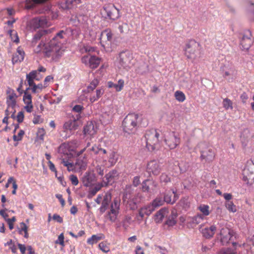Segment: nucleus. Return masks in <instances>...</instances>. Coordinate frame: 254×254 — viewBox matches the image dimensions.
Here are the masks:
<instances>
[{
	"label": "nucleus",
	"instance_id": "nucleus-29",
	"mask_svg": "<svg viewBox=\"0 0 254 254\" xmlns=\"http://www.w3.org/2000/svg\"><path fill=\"white\" fill-rule=\"evenodd\" d=\"M104 238L103 234L100 235H93L90 238H88L87 240V243L89 244L93 245L94 244H96L99 241L102 240Z\"/></svg>",
	"mask_w": 254,
	"mask_h": 254
},
{
	"label": "nucleus",
	"instance_id": "nucleus-9",
	"mask_svg": "<svg viewBox=\"0 0 254 254\" xmlns=\"http://www.w3.org/2000/svg\"><path fill=\"white\" fill-rule=\"evenodd\" d=\"M101 14L105 19L112 20H115L119 17V10L112 3L105 4L101 10Z\"/></svg>",
	"mask_w": 254,
	"mask_h": 254
},
{
	"label": "nucleus",
	"instance_id": "nucleus-38",
	"mask_svg": "<svg viewBox=\"0 0 254 254\" xmlns=\"http://www.w3.org/2000/svg\"><path fill=\"white\" fill-rule=\"evenodd\" d=\"M237 71L234 66H231L227 70L224 71L223 76L226 78L227 76H235Z\"/></svg>",
	"mask_w": 254,
	"mask_h": 254
},
{
	"label": "nucleus",
	"instance_id": "nucleus-20",
	"mask_svg": "<svg viewBox=\"0 0 254 254\" xmlns=\"http://www.w3.org/2000/svg\"><path fill=\"white\" fill-rule=\"evenodd\" d=\"M199 229L203 237L206 238H210L214 235L216 228L214 225H212L209 227H206L204 228H203L202 226H200Z\"/></svg>",
	"mask_w": 254,
	"mask_h": 254
},
{
	"label": "nucleus",
	"instance_id": "nucleus-59",
	"mask_svg": "<svg viewBox=\"0 0 254 254\" xmlns=\"http://www.w3.org/2000/svg\"><path fill=\"white\" fill-rule=\"evenodd\" d=\"M150 207H141L139 210V215L141 217H143L146 215V209Z\"/></svg>",
	"mask_w": 254,
	"mask_h": 254
},
{
	"label": "nucleus",
	"instance_id": "nucleus-13",
	"mask_svg": "<svg viewBox=\"0 0 254 254\" xmlns=\"http://www.w3.org/2000/svg\"><path fill=\"white\" fill-rule=\"evenodd\" d=\"M79 145V142L73 140L70 142L62 144L59 147V152L64 154L68 155L71 152L74 151Z\"/></svg>",
	"mask_w": 254,
	"mask_h": 254
},
{
	"label": "nucleus",
	"instance_id": "nucleus-51",
	"mask_svg": "<svg viewBox=\"0 0 254 254\" xmlns=\"http://www.w3.org/2000/svg\"><path fill=\"white\" fill-rule=\"evenodd\" d=\"M24 134V131L23 130H20L18 132L17 135H14L13 139L14 141H20L22 139L23 136Z\"/></svg>",
	"mask_w": 254,
	"mask_h": 254
},
{
	"label": "nucleus",
	"instance_id": "nucleus-57",
	"mask_svg": "<svg viewBox=\"0 0 254 254\" xmlns=\"http://www.w3.org/2000/svg\"><path fill=\"white\" fill-rule=\"evenodd\" d=\"M115 152H112L110 155L109 158V162L111 163L112 165H114L116 162V159H115Z\"/></svg>",
	"mask_w": 254,
	"mask_h": 254
},
{
	"label": "nucleus",
	"instance_id": "nucleus-43",
	"mask_svg": "<svg viewBox=\"0 0 254 254\" xmlns=\"http://www.w3.org/2000/svg\"><path fill=\"white\" fill-rule=\"evenodd\" d=\"M99 80L97 79H94L87 87L88 92L93 91L99 84Z\"/></svg>",
	"mask_w": 254,
	"mask_h": 254
},
{
	"label": "nucleus",
	"instance_id": "nucleus-10",
	"mask_svg": "<svg viewBox=\"0 0 254 254\" xmlns=\"http://www.w3.org/2000/svg\"><path fill=\"white\" fill-rule=\"evenodd\" d=\"M220 232L217 238L220 240L222 245L227 244L232 238L234 232L225 226L224 222L219 224Z\"/></svg>",
	"mask_w": 254,
	"mask_h": 254
},
{
	"label": "nucleus",
	"instance_id": "nucleus-22",
	"mask_svg": "<svg viewBox=\"0 0 254 254\" xmlns=\"http://www.w3.org/2000/svg\"><path fill=\"white\" fill-rule=\"evenodd\" d=\"M178 216V213L176 209H173L171 211V214H168L167 219L165 222V224L169 227H172L176 225L177 223V217Z\"/></svg>",
	"mask_w": 254,
	"mask_h": 254
},
{
	"label": "nucleus",
	"instance_id": "nucleus-17",
	"mask_svg": "<svg viewBox=\"0 0 254 254\" xmlns=\"http://www.w3.org/2000/svg\"><path fill=\"white\" fill-rule=\"evenodd\" d=\"M119 207H101L100 211L106 212L105 217L112 222L116 221Z\"/></svg>",
	"mask_w": 254,
	"mask_h": 254
},
{
	"label": "nucleus",
	"instance_id": "nucleus-39",
	"mask_svg": "<svg viewBox=\"0 0 254 254\" xmlns=\"http://www.w3.org/2000/svg\"><path fill=\"white\" fill-rule=\"evenodd\" d=\"M83 109L84 108L83 106L80 105H76L73 107L72 111L75 113H77V114L76 115L75 117V118H76V119H79L80 118V114L82 112Z\"/></svg>",
	"mask_w": 254,
	"mask_h": 254
},
{
	"label": "nucleus",
	"instance_id": "nucleus-64",
	"mask_svg": "<svg viewBox=\"0 0 254 254\" xmlns=\"http://www.w3.org/2000/svg\"><path fill=\"white\" fill-rule=\"evenodd\" d=\"M135 254H144L143 249L139 246H137L135 249Z\"/></svg>",
	"mask_w": 254,
	"mask_h": 254
},
{
	"label": "nucleus",
	"instance_id": "nucleus-56",
	"mask_svg": "<svg viewBox=\"0 0 254 254\" xmlns=\"http://www.w3.org/2000/svg\"><path fill=\"white\" fill-rule=\"evenodd\" d=\"M156 251L160 253L161 254H168V251L167 250L162 247L161 246H157L156 248Z\"/></svg>",
	"mask_w": 254,
	"mask_h": 254
},
{
	"label": "nucleus",
	"instance_id": "nucleus-41",
	"mask_svg": "<svg viewBox=\"0 0 254 254\" xmlns=\"http://www.w3.org/2000/svg\"><path fill=\"white\" fill-rule=\"evenodd\" d=\"M47 0H27V8L33 7L35 4L43 3Z\"/></svg>",
	"mask_w": 254,
	"mask_h": 254
},
{
	"label": "nucleus",
	"instance_id": "nucleus-11",
	"mask_svg": "<svg viewBox=\"0 0 254 254\" xmlns=\"http://www.w3.org/2000/svg\"><path fill=\"white\" fill-rule=\"evenodd\" d=\"M164 140L170 149H174L180 144L181 139L177 133L171 131L166 135Z\"/></svg>",
	"mask_w": 254,
	"mask_h": 254
},
{
	"label": "nucleus",
	"instance_id": "nucleus-36",
	"mask_svg": "<svg viewBox=\"0 0 254 254\" xmlns=\"http://www.w3.org/2000/svg\"><path fill=\"white\" fill-rule=\"evenodd\" d=\"M61 163L67 168L68 171H73L75 170V166L74 164L68 160H65L64 159L62 160Z\"/></svg>",
	"mask_w": 254,
	"mask_h": 254
},
{
	"label": "nucleus",
	"instance_id": "nucleus-60",
	"mask_svg": "<svg viewBox=\"0 0 254 254\" xmlns=\"http://www.w3.org/2000/svg\"><path fill=\"white\" fill-rule=\"evenodd\" d=\"M96 172L99 175L102 176L104 175V167L98 165L95 169Z\"/></svg>",
	"mask_w": 254,
	"mask_h": 254
},
{
	"label": "nucleus",
	"instance_id": "nucleus-35",
	"mask_svg": "<svg viewBox=\"0 0 254 254\" xmlns=\"http://www.w3.org/2000/svg\"><path fill=\"white\" fill-rule=\"evenodd\" d=\"M174 96L179 102H183L186 99L185 94L180 90H177L175 92Z\"/></svg>",
	"mask_w": 254,
	"mask_h": 254
},
{
	"label": "nucleus",
	"instance_id": "nucleus-7",
	"mask_svg": "<svg viewBox=\"0 0 254 254\" xmlns=\"http://www.w3.org/2000/svg\"><path fill=\"white\" fill-rule=\"evenodd\" d=\"M132 56L129 51H122L119 54L117 59L118 66L119 68L128 70L131 66Z\"/></svg>",
	"mask_w": 254,
	"mask_h": 254
},
{
	"label": "nucleus",
	"instance_id": "nucleus-4",
	"mask_svg": "<svg viewBox=\"0 0 254 254\" xmlns=\"http://www.w3.org/2000/svg\"><path fill=\"white\" fill-rule=\"evenodd\" d=\"M138 114H128L123 121L122 127L124 132L129 134L134 133L138 127Z\"/></svg>",
	"mask_w": 254,
	"mask_h": 254
},
{
	"label": "nucleus",
	"instance_id": "nucleus-50",
	"mask_svg": "<svg viewBox=\"0 0 254 254\" xmlns=\"http://www.w3.org/2000/svg\"><path fill=\"white\" fill-rule=\"evenodd\" d=\"M120 32L122 33H127L128 31V26L127 23H123L119 26Z\"/></svg>",
	"mask_w": 254,
	"mask_h": 254
},
{
	"label": "nucleus",
	"instance_id": "nucleus-21",
	"mask_svg": "<svg viewBox=\"0 0 254 254\" xmlns=\"http://www.w3.org/2000/svg\"><path fill=\"white\" fill-rule=\"evenodd\" d=\"M106 181H103L105 186L112 184L118 178V173L116 170H113L107 174L105 176Z\"/></svg>",
	"mask_w": 254,
	"mask_h": 254
},
{
	"label": "nucleus",
	"instance_id": "nucleus-31",
	"mask_svg": "<svg viewBox=\"0 0 254 254\" xmlns=\"http://www.w3.org/2000/svg\"><path fill=\"white\" fill-rule=\"evenodd\" d=\"M82 181L84 186H90L93 181L92 175L89 173H86L82 177Z\"/></svg>",
	"mask_w": 254,
	"mask_h": 254
},
{
	"label": "nucleus",
	"instance_id": "nucleus-34",
	"mask_svg": "<svg viewBox=\"0 0 254 254\" xmlns=\"http://www.w3.org/2000/svg\"><path fill=\"white\" fill-rule=\"evenodd\" d=\"M105 186L104 184L103 183H98L96 184L93 188H92L90 191L89 193L92 196H93L96 194V193L101 190V189L104 187Z\"/></svg>",
	"mask_w": 254,
	"mask_h": 254
},
{
	"label": "nucleus",
	"instance_id": "nucleus-2",
	"mask_svg": "<svg viewBox=\"0 0 254 254\" xmlns=\"http://www.w3.org/2000/svg\"><path fill=\"white\" fill-rule=\"evenodd\" d=\"M35 73L26 74V81L28 87L25 89L24 95L23 96V101L25 105L24 108L27 113H31L33 110V105L32 101V95L30 93V90L34 94L40 93L42 90L47 87V85L39 83L36 84L34 80L39 81L41 78L35 77ZM26 84V83L25 82Z\"/></svg>",
	"mask_w": 254,
	"mask_h": 254
},
{
	"label": "nucleus",
	"instance_id": "nucleus-23",
	"mask_svg": "<svg viewBox=\"0 0 254 254\" xmlns=\"http://www.w3.org/2000/svg\"><path fill=\"white\" fill-rule=\"evenodd\" d=\"M169 213L168 207H163L159 210L154 216V221L157 223L162 222L163 219L167 217Z\"/></svg>",
	"mask_w": 254,
	"mask_h": 254
},
{
	"label": "nucleus",
	"instance_id": "nucleus-58",
	"mask_svg": "<svg viewBox=\"0 0 254 254\" xmlns=\"http://www.w3.org/2000/svg\"><path fill=\"white\" fill-rule=\"evenodd\" d=\"M219 254H234V253L230 249H223L220 251Z\"/></svg>",
	"mask_w": 254,
	"mask_h": 254
},
{
	"label": "nucleus",
	"instance_id": "nucleus-33",
	"mask_svg": "<svg viewBox=\"0 0 254 254\" xmlns=\"http://www.w3.org/2000/svg\"><path fill=\"white\" fill-rule=\"evenodd\" d=\"M152 184L154 186V187H156L157 184L156 183L153 181H149L147 180L142 182V190L144 192H149L150 190L149 185Z\"/></svg>",
	"mask_w": 254,
	"mask_h": 254
},
{
	"label": "nucleus",
	"instance_id": "nucleus-6",
	"mask_svg": "<svg viewBox=\"0 0 254 254\" xmlns=\"http://www.w3.org/2000/svg\"><path fill=\"white\" fill-rule=\"evenodd\" d=\"M113 36L112 30L109 28L102 31L100 34V43L107 52H110L113 50Z\"/></svg>",
	"mask_w": 254,
	"mask_h": 254
},
{
	"label": "nucleus",
	"instance_id": "nucleus-32",
	"mask_svg": "<svg viewBox=\"0 0 254 254\" xmlns=\"http://www.w3.org/2000/svg\"><path fill=\"white\" fill-rule=\"evenodd\" d=\"M87 163V159L85 156L81 158L79 157L75 163V165L81 170L85 169Z\"/></svg>",
	"mask_w": 254,
	"mask_h": 254
},
{
	"label": "nucleus",
	"instance_id": "nucleus-1",
	"mask_svg": "<svg viewBox=\"0 0 254 254\" xmlns=\"http://www.w3.org/2000/svg\"><path fill=\"white\" fill-rule=\"evenodd\" d=\"M65 35V32L61 30L48 43H40L35 49V51L38 53L41 51L42 46L44 47V52L46 58L49 59L51 62L59 61L65 51L64 44L66 41Z\"/></svg>",
	"mask_w": 254,
	"mask_h": 254
},
{
	"label": "nucleus",
	"instance_id": "nucleus-30",
	"mask_svg": "<svg viewBox=\"0 0 254 254\" xmlns=\"http://www.w3.org/2000/svg\"><path fill=\"white\" fill-rule=\"evenodd\" d=\"M18 233L20 235H23L24 233V237L25 238H28L29 234L28 233V227L24 222H21L19 224V227L17 228Z\"/></svg>",
	"mask_w": 254,
	"mask_h": 254
},
{
	"label": "nucleus",
	"instance_id": "nucleus-42",
	"mask_svg": "<svg viewBox=\"0 0 254 254\" xmlns=\"http://www.w3.org/2000/svg\"><path fill=\"white\" fill-rule=\"evenodd\" d=\"M45 33V31H39L36 33L33 38L32 41V45H34L37 41L41 39Z\"/></svg>",
	"mask_w": 254,
	"mask_h": 254
},
{
	"label": "nucleus",
	"instance_id": "nucleus-40",
	"mask_svg": "<svg viewBox=\"0 0 254 254\" xmlns=\"http://www.w3.org/2000/svg\"><path fill=\"white\" fill-rule=\"evenodd\" d=\"M8 33L11 39L13 42L18 43L19 42V38L17 32L13 30H9L8 31Z\"/></svg>",
	"mask_w": 254,
	"mask_h": 254
},
{
	"label": "nucleus",
	"instance_id": "nucleus-47",
	"mask_svg": "<svg viewBox=\"0 0 254 254\" xmlns=\"http://www.w3.org/2000/svg\"><path fill=\"white\" fill-rule=\"evenodd\" d=\"M205 217L203 216L201 214H197L192 218V222L193 224H198L202 222L204 220Z\"/></svg>",
	"mask_w": 254,
	"mask_h": 254
},
{
	"label": "nucleus",
	"instance_id": "nucleus-63",
	"mask_svg": "<svg viewBox=\"0 0 254 254\" xmlns=\"http://www.w3.org/2000/svg\"><path fill=\"white\" fill-rule=\"evenodd\" d=\"M18 247L20 250L21 254H25L26 248L24 245L18 243L17 244Z\"/></svg>",
	"mask_w": 254,
	"mask_h": 254
},
{
	"label": "nucleus",
	"instance_id": "nucleus-61",
	"mask_svg": "<svg viewBox=\"0 0 254 254\" xmlns=\"http://www.w3.org/2000/svg\"><path fill=\"white\" fill-rule=\"evenodd\" d=\"M52 219L58 223H61L63 222V218L58 214H55L52 217Z\"/></svg>",
	"mask_w": 254,
	"mask_h": 254
},
{
	"label": "nucleus",
	"instance_id": "nucleus-62",
	"mask_svg": "<svg viewBox=\"0 0 254 254\" xmlns=\"http://www.w3.org/2000/svg\"><path fill=\"white\" fill-rule=\"evenodd\" d=\"M140 183V177L138 176H135L133 178V181H132V184L133 185L136 187L138 186Z\"/></svg>",
	"mask_w": 254,
	"mask_h": 254
},
{
	"label": "nucleus",
	"instance_id": "nucleus-44",
	"mask_svg": "<svg viewBox=\"0 0 254 254\" xmlns=\"http://www.w3.org/2000/svg\"><path fill=\"white\" fill-rule=\"evenodd\" d=\"M223 106L226 110L233 109V103L231 100L226 98L223 100Z\"/></svg>",
	"mask_w": 254,
	"mask_h": 254
},
{
	"label": "nucleus",
	"instance_id": "nucleus-37",
	"mask_svg": "<svg viewBox=\"0 0 254 254\" xmlns=\"http://www.w3.org/2000/svg\"><path fill=\"white\" fill-rule=\"evenodd\" d=\"M112 198L111 194L110 193H106L102 199L101 206H108Z\"/></svg>",
	"mask_w": 254,
	"mask_h": 254
},
{
	"label": "nucleus",
	"instance_id": "nucleus-55",
	"mask_svg": "<svg viewBox=\"0 0 254 254\" xmlns=\"http://www.w3.org/2000/svg\"><path fill=\"white\" fill-rule=\"evenodd\" d=\"M56 244H59L62 246L64 245V236L63 233L61 234L57 240L56 241Z\"/></svg>",
	"mask_w": 254,
	"mask_h": 254
},
{
	"label": "nucleus",
	"instance_id": "nucleus-24",
	"mask_svg": "<svg viewBox=\"0 0 254 254\" xmlns=\"http://www.w3.org/2000/svg\"><path fill=\"white\" fill-rule=\"evenodd\" d=\"M25 53L21 47H18L16 52L13 55L12 62L13 64L21 62L24 58Z\"/></svg>",
	"mask_w": 254,
	"mask_h": 254
},
{
	"label": "nucleus",
	"instance_id": "nucleus-15",
	"mask_svg": "<svg viewBox=\"0 0 254 254\" xmlns=\"http://www.w3.org/2000/svg\"><path fill=\"white\" fill-rule=\"evenodd\" d=\"M200 154V159L205 160L206 161L209 162H212L215 156V153L213 149L206 145H204V146L201 147Z\"/></svg>",
	"mask_w": 254,
	"mask_h": 254
},
{
	"label": "nucleus",
	"instance_id": "nucleus-49",
	"mask_svg": "<svg viewBox=\"0 0 254 254\" xmlns=\"http://www.w3.org/2000/svg\"><path fill=\"white\" fill-rule=\"evenodd\" d=\"M112 118L113 116L111 114L104 113L102 115L103 120L106 123H110L111 121Z\"/></svg>",
	"mask_w": 254,
	"mask_h": 254
},
{
	"label": "nucleus",
	"instance_id": "nucleus-25",
	"mask_svg": "<svg viewBox=\"0 0 254 254\" xmlns=\"http://www.w3.org/2000/svg\"><path fill=\"white\" fill-rule=\"evenodd\" d=\"M83 131L85 135L92 136L96 133L97 127L92 122L88 123L84 127Z\"/></svg>",
	"mask_w": 254,
	"mask_h": 254
},
{
	"label": "nucleus",
	"instance_id": "nucleus-14",
	"mask_svg": "<svg viewBox=\"0 0 254 254\" xmlns=\"http://www.w3.org/2000/svg\"><path fill=\"white\" fill-rule=\"evenodd\" d=\"M173 193L174 194L173 198H171V195L168 194H166L163 199L161 197H158L156 198L152 203V206H161L164 204L165 202L167 204H173L176 200V193L173 190Z\"/></svg>",
	"mask_w": 254,
	"mask_h": 254
},
{
	"label": "nucleus",
	"instance_id": "nucleus-16",
	"mask_svg": "<svg viewBox=\"0 0 254 254\" xmlns=\"http://www.w3.org/2000/svg\"><path fill=\"white\" fill-rule=\"evenodd\" d=\"M146 169L149 174L157 176L162 170L161 163L158 160H151L148 163Z\"/></svg>",
	"mask_w": 254,
	"mask_h": 254
},
{
	"label": "nucleus",
	"instance_id": "nucleus-48",
	"mask_svg": "<svg viewBox=\"0 0 254 254\" xmlns=\"http://www.w3.org/2000/svg\"><path fill=\"white\" fill-rule=\"evenodd\" d=\"M87 151L91 155H95L100 152V148L96 145H94L92 146L91 148L87 149Z\"/></svg>",
	"mask_w": 254,
	"mask_h": 254
},
{
	"label": "nucleus",
	"instance_id": "nucleus-8",
	"mask_svg": "<svg viewBox=\"0 0 254 254\" xmlns=\"http://www.w3.org/2000/svg\"><path fill=\"white\" fill-rule=\"evenodd\" d=\"M6 104L7 108L5 110V115L8 116L9 115V112H13L14 114L15 112L14 108L16 106V99L17 96L15 93L13 89L8 88L6 92Z\"/></svg>",
	"mask_w": 254,
	"mask_h": 254
},
{
	"label": "nucleus",
	"instance_id": "nucleus-26",
	"mask_svg": "<svg viewBox=\"0 0 254 254\" xmlns=\"http://www.w3.org/2000/svg\"><path fill=\"white\" fill-rule=\"evenodd\" d=\"M76 118L73 117V120L70 119L68 121L65 122L64 125V128L66 130H74L77 129L78 125L76 122Z\"/></svg>",
	"mask_w": 254,
	"mask_h": 254
},
{
	"label": "nucleus",
	"instance_id": "nucleus-46",
	"mask_svg": "<svg viewBox=\"0 0 254 254\" xmlns=\"http://www.w3.org/2000/svg\"><path fill=\"white\" fill-rule=\"evenodd\" d=\"M98 247L103 252L107 253L110 251V248L108 245L104 242L100 243Z\"/></svg>",
	"mask_w": 254,
	"mask_h": 254
},
{
	"label": "nucleus",
	"instance_id": "nucleus-52",
	"mask_svg": "<svg viewBox=\"0 0 254 254\" xmlns=\"http://www.w3.org/2000/svg\"><path fill=\"white\" fill-rule=\"evenodd\" d=\"M69 180L71 181L72 185L73 186H75L78 184L79 181L76 176L74 175H70Z\"/></svg>",
	"mask_w": 254,
	"mask_h": 254
},
{
	"label": "nucleus",
	"instance_id": "nucleus-3",
	"mask_svg": "<svg viewBox=\"0 0 254 254\" xmlns=\"http://www.w3.org/2000/svg\"><path fill=\"white\" fill-rule=\"evenodd\" d=\"M201 46L198 42L190 40L185 45L184 54L188 59L193 62L201 57Z\"/></svg>",
	"mask_w": 254,
	"mask_h": 254
},
{
	"label": "nucleus",
	"instance_id": "nucleus-27",
	"mask_svg": "<svg viewBox=\"0 0 254 254\" xmlns=\"http://www.w3.org/2000/svg\"><path fill=\"white\" fill-rule=\"evenodd\" d=\"M104 90L102 88L98 89L95 92L90 94L89 100L91 103L97 101L104 94Z\"/></svg>",
	"mask_w": 254,
	"mask_h": 254
},
{
	"label": "nucleus",
	"instance_id": "nucleus-18",
	"mask_svg": "<svg viewBox=\"0 0 254 254\" xmlns=\"http://www.w3.org/2000/svg\"><path fill=\"white\" fill-rule=\"evenodd\" d=\"M29 25L32 28L35 30L40 27L47 26L48 21L44 17H37L30 20Z\"/></svg>",
	"mask_w": 254,
	"mask_h": 254
},
{
	"label": "nucleus",
	"instance_id": "nucleus-53",
	"mask_svg": "<svg viewBox=\"0 0 254 254\" xmlns=\"http://www.w3.org/2000/svg\"><path fill=\"white\" fill-rule=\"evenodd\" d=\"M200 211L202 213V215L205 217L208 215L210 213V210L208 209L209 207H198Z\"/></svg>",
	"mask_w": 254,
	"mask_h": 254
},
{
	"label": "nucleus",
	"instance_id": "nucleus-5",
	"mask_svg": "<svg viewBox=\"0 0 254 254\" xmlns=\"http://www.w3.org/2000/svg\"><path fill=\"white\" fill-rule=\"evenodd\" d=\"M159 133L155 129L146 131L145 134L146 147L149 151L157 150L160 146L159 140Z\"/></svg>",
	"mask_w": 254,
	"mask_h": 254
},
{
	"label": "nucleus",
	"instance_id": "nucleus-28",
	"mask_svg": "<svg viewBox=\"0 0 254 254\" xmlns=\"http://www.w3.org/2000/svg\"><path fill=\"white\" fill-rule=\"evenodd\" d=\"M108 87L109 88H114L118 92L121 91L124 86V80L123 79L119 80L117 84H115L113 82L109 81L108 82Z\"/></svg>",
	"mask_w": 254,
	"mask_h": 254
},
{
	"label": "nucleus",
	"instance_id": "nucleus-45",
	"mask_svg": "<svg viewBox=\"0 0 254 254\" xmlns=\"http://www.w3.org/2000/svg\"><path fill=\"white\" fill-rule=\"evenodd\" d=\"M46 71V68H45L43 66H39V67L38 68V69L37 70H32L31 71H30L27 74H32L34 72V73H35V77H36V78H40L39 77V76H38V74H39V73L41 72H45Z\"/></svg>",
	"mask_w": 254,
	"mask_h": 254
},
{
	"label": "nucleus",
	"instance_id": "nucleus-12",
	"mask_svg": "<svg viewBox=\"0 0 254 254\" xmlns=\"http://www.w3.org/2000/svg\"><path fill=\"white\" fill-rule=\"evenodd\" d=\"M81 62L92 69L96 68L101 63V59L96 56L87 54L81 58Z\"/></svg>",
	"mask_w": 254,
	"mask_h": 254
},
{
	"label": "nucleus",
	"instance_id": "nucleus-19",
	"mask_svg": "<svg viewBox=\"0 0 254 254\" xmlns=\"http://www.w3.org/2000/svg\"><path fill=\"white\" fill-rule=\"evenodd\" d=\"M253 44L252 39V34L250 30L245 32L241 40V45L244 50H248L250 49Z\"/></svg>",
	"mask_w": 254,
	"mask_h": 254
},
{
	"label": "nucleus",
	"instance_id": "nucleus-54",
	"mask_svg": "<svg viewBox=\"0 0 254 254\" xmlns=\"http://www.w3.org/2000/svg\"><path fill=\"white\" fill-rule=\"evenodd\" d=\"M160 180L161 182L168 183L170 181V178L166 174H162L160 177Z\"/></svg>",
	"mask_w": 254,
	"mask_h": 254
}]
</instances>
